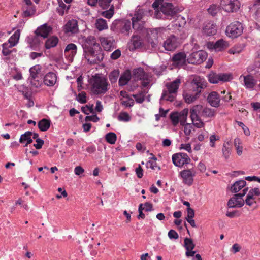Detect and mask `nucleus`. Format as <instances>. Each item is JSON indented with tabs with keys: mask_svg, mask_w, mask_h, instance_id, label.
<instances>
[{
	"mask_svg": "<svg viewBox=\"0 0 260 260\" xmlns=\"http://www.w3.org/2000/svg\"><path fill=\"white\" fill-rule=\"evenodd\" d=\"M260 194V191L259 188H254L253 189H251L249 190L247 196H250L252 198H255V196H258Z\"/></svg>",
	"mask_w": 260,
	"mask_h": 260,
	"instance_id": "obj_55",
	"label": "nucleus"
},
{
	"mask_svg": "<svg viewBox=\"0 0 260 260\" xmlns=\"http://www.w3.org/2000/svg\"><path fill=\"white\" fill-rule=\"evenodd\" d=\"M178 46V39L174 35H171L168 37L163 43V47L165 49L169 51L175 50Z\"/></svg>",
	"mask_w": 260,
	"mask_h": 260,
	"instance_id": "obj_14",
	"label": "nucleus"
},
{
	"mask_svg": "<svg viewBox=\"0 0 260 260\" xmlns=\"http://www.w3.org/2000/svg\"><path fill=\"white\" fill-rule=\"evenodd\" d=\"M77 100L79 103L81 104L86 103L87 102L86 92L82 91L81 93H79L77 96Z\"/></svg>",
	"mask_w": 260,
	"mask_h": 260,
	"instance_id": "obj_53",
	"label": "nucleus"
},
{
	"mask_svg": "<svg viewBox=\"0 0 260 260\" xmlns=\"http://www.w3.org/2000/svg\"><path fill=\"white\" fill-rule=\"evenodd\" d=\"M57 80V76L53 72H49L44 76V84L49 86H53Z\"/></svg>",
	"mask_w": 260,
	"mask_h": 260,
	"instance_id": "obj_26",
	"label": "nucleus"
},
{
	"mask_svg": "<svg viewBox=\"0 0 260 260\" xmlns=\"http://www.w3.org/2000/svg\"><path fill=\"white\" fill-rule=\"evenodd\" d=\"M184 126V132L186 135H189L191 132L192 125L190 123H185Z\"/></svg>",
	"mask_w": 260,
	"mask_h": 260,
	"instance_id": "obj_60",
	"label": "nucleus"
},
{
	"mask_svg": "<svg viewBox=\"0 0 260 260\" xmlns=\"http://www.w3.org/2000/svg\"><path fill=\"white\" fill-rule=\"evenodd\" d=\"M20 30L18 29L17 30L14 34L9 39L8 42H12L14 43V44H16L20 38Z\"/></svg>",
	"mask_w": 260,
	"mask_h": 260,
	"instance_id": "obj_46",
	"label": "nucleus"
},
{
	"mask_svg": "<svg viewBox=\"0 0 260 260\" xmlns=\"http://www.w3.org/2000/svg\"><path fill=\"white\" fill-rule=\"evenodd\" d=\"M215 115V110L208 107L202 108V117L205 118H211Z\"/></svg>",
	"mask_w": 260,
	"mask_h": 260,
	"instance_id": "obj_36",
	"label": "nucleus"
},
{
	"mask_svg": "<svg viewBox=\"0 0 260 260\" xmlns=\"http://www.w3.org/2000/svg\"><path fill=\"white\" fill-rule=\"evenodd\" d=\"M173 164L177 167H182L185 164H188L190 161V159L186 153H176L172 156Z\"/></svg>",
	"mask_w": 260,
	"mask_h": 260,
	"instance_id": "obj_12",
	"label": "nucleus"
},
{
	"mask_svg": "<svg viewBox=\"0 0 260 260\" xmlns=\"http://www.w3.org/2000/svg\"><path fill=\"white\" fill-rule=\"evenodd\" d=\"M118 120L120 121L128 122L131 120V117L126 112H121L118 116Z\"/></svg>",
	"mask_w": 260,
	"mask_h": 260,
	"instance_id": "obj_47",
	"label": "nucleus"
},
{
	"mask_svg": "<svg viewBox=\"0 0 260 260\" xmlns=\"http://www.w3.org/2000/svg\"><path fill=\"white\" fill-rule=\"evenodd\" d=\"M51 28L50 27L48 26L46 24H44L41 26L40 27H39L35 31L36 37L34 38L33 42L37 43V45L34 46L31 45V48L34 50H36V48L38 47L39 42L38 41V37H42L43 38H46L48 37L50 31H51Z\"/></svg>",
	"mask_w": 260,
	"mask_h": 260,
	"instance_id": "obj_8",
	"label": "nucleus"
},
{
	"mask_svg": "<svg viewBox=\"0 0 260 260\" xmlns=\"http://www.w3.org/2000/svg\"><path fill=\"white\" fill-rule=\"evenodd\" d=\"M156 158L155 157H154L153 160H150L148 161L147 164V168H150L153 170H155L157 168V163L156 162Z\"/></svg>",
	"mask_w": 260,
	"mask_h": 260,
	"instance_id": "obj_57",
	"label": "nucleus"
},
{
	"mask_svg": "<svg viewBox=\"0 0 260 260\" xmlns=\"http://www.w3.org/2000/svg\"><path fill=\"white\" fill-rule=\"evenodd\" d=\"M91 91L94 94H104L109 89L110 84L104 77L99 75L93 76L91 80Z\"/></svg>",
	"mask_w": 260,
	"mask_h": 260,
	"instance_id": "obj_1",
	"label": "nucleus"
},
{
	"mask_svg": "<svg viewBox=\"0 0 260 260\" xmlns=\"http://www.w3.org/2000/svg\"><path fill=\"white\" fill-rule=\"evenodd\" d=\"M237 123L239 126H240L242 127V128L243 130L244 133L246 136L250 135V131L249 130L247 126H246L243 122H240V121H237Z\"/></svg>",
	"mask_w": 260,
	"mask_h": 260,
	"instance_id": "obj_61",
	"label": "nucleus"
},
{
	"mask_svg": "<svg viewBox=\"0 0 260 260\" xmlns=\"http://www.w3.org/2000/svg\"><path fill=\"white\" fill-rule=\"evenodd\" d=\"M243 30L242 24L239 21L231 23L226 28V34L231 38H236L242 34Z\"/></svg>",
	"mask_w": 260,
	"mask_h": 260,
	"instance_id": "obj_5",
	"label": "nucleus"
},
{
	"mask_svg": "<svg viewBox=\"0 0 260 260\" xmlns=\"http://www.w3.org/2000/svg\"><path fill=\"white\" fill-rule=\"evenodd\" d=\"M136 101L138 103H142L145 100V93L144 92H141L139 94H133Z\"/></svg>",
	"mask_w": 260,
	"mask_h": 260,
	"instance_id": "obj_50",
	"label": "nucleus"
},
{
	"mask_svg": "<svg viewBox=\"0 0 260 260\" xmlns=\"http://www.w3.org/2000/svg\"><path fill=\"white\" fill-rule=\"evenodd\" d=\"M203 106L196 105L190 109V117L193 125L197 128H202L204 126V123L201 119L202 117Z\"/></svg>",
	"mask_w": 260,
	"mask_h": 260,
	"instance_id": "obj_3",
	"label": "nucleus"
},
{
	"mask_svg": "<svg viewBox=\"0 0 260 260\" xmlns=\"http://www.w3.org/2000/svg\"><path fill=\"white\" fill-rule=\"evenodd\" d=\"M188 113V109L187 108H185L180 112H178L181 125H184L186 123Z\"/></svg>",
	"mask_w": 260,
	"mask_h": 260,
	"instance_id": "obj_40",
	"label": "nucleus"
},
{
	"mask_svg": "<svg viewBox=\"0 0 260 260\" xmlns=\"http://www.w3.org/2000/svg\"><path fill=\"white\" fill-rule=\"evenodd\" d=\"M170 119L173 125L176 126L180 122L179 116L178 112H173L170 115Z\"/></svg>",
	"mask_w": 260,
	"mask_h": 260,
	"instance_id": "obj_48",
	"label": "nucleus"
},
{
	"mask_svg": "<svg viewBox=\"0 0 260 260\" xmlns=\"http://www.w3.org/2000/svg\"><path fill=\"white\" fill-rule=\"evenodd\" d=\"M101 14L102 16L106 18H111L114 14L113 6H112V7H111L109 10L103 12Z\"/></svg>",
	"mask_w": 260,
	"mask_h": 260,
	"instance_id": "obj_52",
	"label": "nucleus"
},
{
	"mask_svg": "<svg viewBox=\"0 0 260 260\" xmlns=\"http://www.w3.org/2000/svg\"><path fill=\"white\" fill-rule=\"evenodd\" d=\"M243 78V85L247 89H253L257 84L256 80L251 75H241L240 79Z\"/></svg>",
	"mask_w": 260,
	"mask_h": 260,
	"instance_id": "obj_18",
	"label": "nucleus"
},
{
	"mask_svg": "<svg viewBox=\"0 0 260 260\" xmlns=\"http://www.w3.org/2000/svg\"><path fill=\"white\" fill-rule=\"evenodd\" d=\"M172 61L177 67H182L185 64L187 61L186 55L184 52H179L173 56Z\"/></svg>",
	"mask_w": 260,
	"mask_h": 260,
	"instance_id": "obj_19",
	"label": "nucleus"
},
{
	"mask_svg": "<svg viewBox=\"0 0 260 260\" xmlns=\"http://www.w3.org/2000/svg\"><path fill=\"white\" fill-rule=\"evenodd\" d=\"M246 182L243 180H240L235 182L231 187V190L234 192H238L243 187L245 186Z\"/></svg>",
	"mask_w": 260,
	"mask_h": 260,
	"instance_id": "obj_31",
	"label": "nucleus"
},
{
	"mask_svg": "<svg viewBox=\"0 0 260 260\" xmlns=\"http://www.w3.org/2000/svg\"><path fill=\"white\" fill-rule=\"evenodd\" d=\"M132 77L135 80L142 81V86L143 87H147L150 84V79L149 76L142 68L134 69Z\"/></svg>",
	"mask_w": 260,
	"mask_h": 260,
	"instance_id": "obj_4",
	"label": "nucleus"
},
{
	"mask_svg": "<svg viewBox=\"0 0 260 260\" xmlns=\"http://www.w3.org/2000/svg\"><path fill=\"white\" fill-rule=\"evenodd\" d=\"M95 46H100L96 41V38L92 36H89L85 40V44L83 47L84 51L86 48H95Z\"/></svg>",
	"mask_w": 260,
	"mask_h": 260,
	"instance_id": "obj_29",
	"label": "nucleus"
},
{
	"mask_svg": "<svg viewBox=\"0 0 260 260\" xmlns=\"http://www.w3.org/2000/svg\"><path fill=\"white\" fill-rule=\"evenodd\" d=\"M234 143L237 154L241 155L242 153V147L240 146L241 144L240 140L238 138L235 139Z\"/></svg>",
	"mask_w": 260,
	"mask_h": 260,
	"instance_id": "obj_51",
	"label": "nucleus"
},
{
	"mask_svg": "<svg viewBox=\"0 0 260 260\" xmlns=\"http://www.w3.org/2000/svg\"><path fill=\"white\" fill-rule=\"evenodd\" d=\"M248 188L245 187L242 193H237L232 197L228 203L229 208L241 207L244 204V201L242 197L244 196L248 191Z\"/></svg>",
	"mask_w": 260,
	"mask_h": 260,
	"instance_id": "obj_6",
	"label": "nucleus"
},
{
	"mask_svg": "<svg viewBox=\"0 0 260 260\" xmlns=\"http://www.w3.org/2000/svg\"><path fill=\"white\" fill-rule=\"evenodd\" d=\"M184 246L185 249L188 251V250H193L195 247V244L191 239L185 238L184 240Z\"/></svg>",
	"mask_w": 260,
	"mask_h": 260,
	"instance_id": "obj_42",
	"label": "nucleus"
},
{
	"mask_svg": "<svg viewBox=\"0 0 260 260\" xmlns=\"http://www.w3.org/2000/svg\"><path fill=\"white\" fill-rule=\"evenodd\" d=\"M151 35L154 39H153L149 37L148 38V43L152 48H155L157 47L158 42L157 39V33L156 32H152Z\"/></svg>",
	"mask_w": 260,
	"mask_h": 260,
	"instance_id": "obj_45",
	"label": "nucleus"
},
{
	"mask_svg": "<svg viewBox=\"0 0 260 260\" xmlns=\"http://www.w3.org/2000/svg\"><path fill=\"white\" fill-rule=\"evenodd\" d=\"M160 11L165 15V18L171 19L176 13V11L172 3H162L160 7Z\"/></svg>",
	"mask_w": 260,
	"mask_h": 260,
	"instance_id": "obj_13",
	"label": "nucleus"
},
{
	"mask_svg": "<svg viewBox=\"0 0 260 260\" xmlns=\"http://www.w3.org/2000/svg\"><path fill=\"white\" fill-rule=\"evenodd\" d=\"M99 118L96 116V115H93L91 116H87L85 117L86 121H93L94 122H96L99 121Z\"/></svg>",
	"mask_w": 260,
	"mask_h": 260,
	"instance_id": "obj_64",
	"label": "nucleus"
},
{
	"mask_svg": "<svg viewBox=\"0 0 260 260\" xmlns=\"http://www.w3.org/2000/svg\"><path fill=\"white\" fill-rule=\"evenodd\" d=\"M41 67L40 65H35L32 67L30 68L29 69V72L31 77V84H34L33 81L32 80L35 81L36 78L38 77V74L41 71Z\"/></svg>",
	"mask_w": 260,
	"mask_h": 260,
	"instance_id": "obj_32",
	"label": "nucleus"
},
{
	"mask_svg": "<svg viewBox=\"0 0 260 260\" xmlns=\"http://www.w3.org/2000/svg\"><path fill=\"white\" fill-rule=\"evenodd\" d=\"M208 11L212 16H214L217 13L218 9L217 6L212 5L208 8Z\"/></svg>",
	"mask_w": 260,
	"mask_h": 260,
	"instance_id": "obj_58",
	"label": "nucleus"
},
{
	"mask_svg": "<svg viewBox=\"0 0 260 260\" xmlns=\"http://www.w3.org/2000/svg\"><path fill=\"white\" fill-rule=\"evenodd\" d=\"M180 176L183 179V182L190 186L193 183V177L194 176V172L191 169L184 170L180 172Z\"/></svg>",
	"mask_w": 260,
	"mask_h": 260,
	"instance_id": "obj_16",
	"label": "nucleus"
},
{
	"mask_svg": "<svg viewBox=\"0 0 260 260\" xmlns=\"http://www.w3.org/2000/svg\"><path fill=\"white\" fill-rule=\"evenodd\" d=\"M78 25L77 21L74 19L69 20L64 27L66 34H76L78 32Z\"/></svg>",
	"mask_w": 260,
	"mask_h": 260,
	"instance_id": "obj_20",
	"label": "nucleus"
},
{
	"mask_svg": "<svg viewBox=\"0 0 260 260\" xmlns=\"http://www.w3.org/2000/svg\"><path fill=\"white\" fill-rule=\"evenodd\" d=\"M168 237L170 239H177L178 238L179 236L177 233L174 230H171L168 232Z\"/></svg>",
	"mask_w": 260,
	"mask_h": 260,
	"instance_id": "obj_63",
	"label": "nucleus"
},
{
	"mask_svg": "<svg viewBox=\"0 0 260 260\" xmlns=\"http://www.w3.org/2000/svg\"><path fill=\"white\" fill-rule=\"evenodd\" d=\"M100 42L105 51H111L115 47V40L113 37H101Z\"/></svg>",
	"mask_w": 260,
	"mask_h": 260,
	"instance_id": "obj_15",
	"label": "nucleus"
},
{
	"mask_svg": "<svg viewBox=\"0 0 260 260\" xmlns=\"http://www.w3.org/2000/svg\"><path fill=\"white\" fill-rule=\"evenodd\" d=\"M112 0H99L98 5L103 9H106L110 6Z\"/></svg>",
	"mask_w": 260,
	"mask_h": 260,
	"instance_id": "obj_54",
	"label": "nucleus"
},
{
	"mask_svg": "<svg viewBox=\"0 0 260 260\" xmlns=\"http://www.w3.org/2000/svg\"><path fill=\"white\" fill-rule=\"evenodd\" d=\"M231 151V145L229 142L224 143L223 145L222 152L225 159L229 158Z\"/></svg>",
	"mask_w": 260,
	"mask_h": 260,
	"instance_id": "obj_38",
	"label": "nucleus"
},
{
	"mask_svg": "<svg viewBox=\"0 0 260 260\" xmlns=\"http://www.w3.org/2000/svg\"><path fill=\"white\" fill-rule=\"evenodd\" d=\"M131 42L133 45V47L130 49V50H134L141 47L142 42V40L140 39V37L137 35H134L133 36Z\"/></svg>",
	"mask_w": 260,
	"mask_h": 260,
	"instance_id": "obj_37",
	"label": "nucleus"
},
{
	"mask_svg": "<svg viewBox=\"0 0 260 260\" xmlns=\"http://www.w3.org/2000/svg\"><path fill=\"white\" fill-rule=\"evenodd\" d=\"M50 124V120L44 118L38 122V126L41 131L45 132L49 128Z\"/></svg>",
	"mask_w": 260,
	"mask_h": 260,
	"instance_id": "obj_33",
	"label": "nucleus"
},
{
	"mask_svg": "<svg viewBox=\"0 0 260 260\" xmlns=\"http://www.w3.org/2000/svg\"><path fill=\"white\" fill-rule=\"evenodd\" d=\"M131 29V22L129 21L126 22L123 27H122L121 31L123 33L128 34L129 31Z\"/></svg>",
	"mask_w": 260,
	"mask_h": 260,
	"instance_id": "obj_59",
	"label": "nucleus"
},
{
	"mask_svg": "<svg viewBox=\"0 0 260 260\" xmlns=\"http://www.w3.org/2000/svg\"><path fill=\"white\" fill-rule=\"evenodd\" d=\"M77 46L73 44L70 43L68 44L64 50V55L66 57L71 61H72L73 58L77 53Z\"/></svg>",
	"mask_w": 260,
	"mask_h": 260,
	"instance_id": "obj_21",
	"label": "nucleus"
},
{
	"mask_svg": "<svg viewBox=\"0 0 260 260\" xmlns=\"http://www.w3.org/2000/svg\"><path fill=\"white\" fill-rule=\"evenodd\" d=\"M132 78V73L129 70H126L120 77L118 84L120 86L125 85Z\"/></svg>",
	"mask_w": 260,
	"mask_h": 260,
	"instance_id": "obj_28",
	"label": "nucleus"
},
{
	"mask_svg": "<svg viewBox=\"0 0 260 260\" xmlns=\"http://www.w3.org/2000/svg\"><path fill=\"white\" fill-rule=\"evenodd\" d=\"M121 55V51L119 49H117L114 51L111 54V58L113 60H116L118 59Z\"/></svg>",
	"mask_w": 260,
	"mask_h": 260,
	"instance_id": "obj_62",
	"label": "nucleus"
},
{
	"mask_svg": "<svg viewBox=\"0 0 260 260\" xmlns=\"http://www.w3.org/2000/svg\"><path fill=\"white\" fill-rule=\"evenodd\" d=\"M58 42V39L56 37L52 36L46 41L45 47L46 49L55 47Z\"/></svg>",
	"mask_w": 260,
	"mask_h": 260,
	"instance_id": "obj_34",
	"label": "nucleus"
},
{
	"mask_svg": "<svg viewBox=\"0 0 260 260\" xmlns=\"http://www.w3.org/2000/svg\"><path fill=\"white\" fill-rule=\"evenodd\" d=\"M105 140L110 144H114L117 140L116 135L113 132L107 133L105 135Z\"/></svg>",
	"mask_w": 260,
	"mask_h": 260,
	"instance_id": "obj_41",
	"label": "nucleus"
},
{
	"mask_svg": "<svg viewBox=\"0 0 260 260\" xmlns=\"http://www.w3.org/2000/svg\"><path fill=\"white\" fill-rule=\"evenodd\" d=\"M82 111L85 113V114H89V113H93L94 110H93V105H92L90 106H89L88 105H86L85 107H82Z\"/></svg>",
	"mask_w": 260,
	"mask_h": 260,
	"instance_id": "obj_56",
	"label": "nucleus"
},
{
	"mask_svg": "<svg viewBox=\"0 0 260 260\" xmlns=\"http://www.w3.org/2000/svg\"><path fill=\"white\" fill-rule=\"evenodd\" d=\"M175 95L176 94L170 93L169 92L164 90L161 97V100H165L170 102H173L175 99Z\"/></svg>",
	"mask_w": 260,
	"mask_h": 260,
	"instance_id": "obj_43",
	"label": "nucleus"
},
{
	"mask_svg": "<svg viewBox=\"0 0 260 260\" xmlns=\"http://www.w3.org/2000/svg\"><path fill=\"white\" fill-rule=\"evenodd\" d=\"M208 47L214 48L216 50L219 51L227 48L229 47V43L223 39H220L215 43H212L211 44L210 43L208 45Z\"/></svg>",
	"mask_w": 260,
	"mask_h": 260,
	"instance_id": "obj_24",
	"label": "nucleus"
},
{
	"mask_svg": "<svg viewBox=\"0 0 260 260\" xmlns=\"http://www.w3.org/2000/svg\"><path fill=\"white\" fill-rule=\"evenodd\" d=\"M95 26L99 31L107 29L108 27L107 21L103 18L97 19L95 23Z\"/></svg>",
	"mask_w": 260,
	"mask_h": 260,
	"instance_id": "obj_35",
	"label": "nucleus"
},
{
	"mask_svg": "<svg viewBox=\"0 0 260 260\" xmlns=\"http://www.w3.org/2000/svg\"><path fill=\"white\" fill-rule=\"evenodd\" d=\"M119 75V71L118 70H114L109 74V79L111 83H115Z\"/></svg>",
	"mask_w": 260,
	"mask_h": 260,
	"instance_id": "obj_44",
	"label": "nucleus"
},
{
	"mask_svg": "<svg viewBox=\"0 0 260 260\" xmlns=\"http://www.w3.org/2000/svg\"><path fill=\"white\" fill-rule=\"evenodd\" d=\"M207 82L206 80L201 77H196L193 78L191 82V89L190 91L197 92L200 94L203 91V90L207 86Z\"/></svg>",
	"mask_w": 260,
	"mask_h": 260,
	"instance_id": "obj_10",
	"label": "nucleus"
},
{
	"mask_svg": "<svg viewBox=\"0 0 260 260\" xmlns=\"http://www.w3.org/2000/svg\"><path fill=\"white\" fill-rule=\"evenodd\" d=\"M84 52L85 58L91 64L98 63L104 58L103 52L100 46H95V48H86Z\"/></svg>",
	"mask_w": 260,
	"mask_h": 260,
	"instance_id": "obj_2",
	"label": "nucleus"
},
{
	"mask_svg": "<svg viewBox=\"0 0 260 260\" xmlns=\"http://www.w3.org/2000/svg\"><path fill=\"white\" fill-rule=\"evenodd\" d=\"M180 84V80L176 79L173 82L166 84L167 90L164 91H168L170 93L176 94Z\"/></svg>",
	"mask_w": 260,
	"mask_h": 260,
	"instance_id": "obj_25",
	"label": "nucleus"
},
{
	"mask_svg": "<svg viewBox=\"0 0 260 260\" xmlns=\"http://www.w3.org/2000/svg\"><path fill=\"white\" fill-rule=\"evenodd\" d=\"M32 133L30 131H27L24 134L21 135L19 139V142L21 144H25L24 147H26L28 144L32 142L31 138Z\"/></svg>",
	"mask_w": 260,
	"mask_h": 260,
	"instance_id": "obj_27",
	"label": "nucleus"
},
{
	"mask_svg": "<svg viewBox=\"0 0 260 260\" xmlns=\"http://www.w3.org/2000/svg\"><path fill=\"white\" fill-rule=\"evenodd\" d=\"M204 32L208 36L214 35L216 33V27L215 24L209 22L204 26Z\"/></svg>",
	"mask_w": 260,
	"mask_h": 260,
	"instance_id": "obj_30",
	"label": "nucleus"
},
{
	"mask_svg": "<svg viewBox=\"0 0 260 260\" xmlns=\"http://www.w3.org/2000/svg\"><path fill=\"white\" fill-rule=\"evenodd\" d=\"M23 9V16L25 17L32 16L36 11L35 6H30L28 7L24 6Z\"/></svg>",
	"mask_w": 260,
	"mask_h": 260,
	"instance_id": "obj_39",
	"label": "nucleus"
},
{
	"mask_svg": "<svg viewBox=\"0 0 260 260\" xmlns=\"http://www.w3.org/2000/svg\"><path fill=\"white\" fill-rule=\"evenodd\" d=\"M207 101L212 107H218L220 106V99L217 92L215 91H212L208 95Z\"/></svg>",
	"mask_w": 260,
	"mask_h": 260,
	"instance_id": "obj_22",
	"label": "nucleus"
},
{
	"mask_svg": "<svg viewBox=\"0 0 260 260\" xmlns=\"http://www.w3.org/2000/svg\"><path fill=\"white\" fill-rule=\"evenodd\" d=\"M209 81L213 84H216L219 81L227 82L232 79V76L230 74L220 73L212 72L208 76Z\"/></svg>",
	"mask_w": 260,
	"mask_h": 260,
	"instance_id": "obj_11",
	"label": "nucleus"
},
{
	"mask_svg": "<svg viewBox=\"0 0 260 260\" xmlns=\"http://www.w3.org/2000/svg\"><path fill=\"white\" fill-rule=\"evenodd\" d=\"M220 6L228 12L237 11L240 7V3L238 0H221Z\"/></svg>",
	"mask_w": 260,
	"mask_h": 260,
	"instance_id": "obj_9",
	"label": "nucleus"
},
{
	"mask_svg": "<svg viewBox=\"0 0 260 260\" xmlns=\"http://www.w3.org/2000/svg\"><path fill=\"white\" fill-rule=\"evenodd\" d=\"M70 6H67L63 2L59 3V7L57 8V11L60 15H63L65 11H67Z\"/></svg>",
	"mask_w": 260,
	"mask_h": 260,
	"instance_id": "obj_49",
	"label": "nucleus"
},
{
	"mask_svg": "<svg viewBox=\"0 0 260 260\" xmlns=\"http://www.w3.org/2000/svg\"><path fill=\"white\" fill-rule=\"evenodd\" d=\"M143 14L141 12H137L132 18L133 28L136 30H142L144 26V22L142 21Z\"/></svg>",
	"mask_w": 260,
	"mask_h": 260,
	"instance_id": "obj_17",
	"label": "nucleus"
},
{
	"mask_svg": "<svg viewBox=\"0 0 260 260\" xmlns=\"http://www.w3.org/2000/svg\"><path fill=\"white\" fill-rule=\"evenodd\" d=\"M200 94L197 92H193L189 90L183 94V98L186 103L190 104L196 101L200 96Z\"/></svg>",
	"mask_w": 260,
	"mask_h": 260,
	"instance_id": "obj_23",
	"label": "nucleus"
},
{
	"mask_svg": "<svg viewBox=\"0 0 260 260\" xmlns=\"http://www.w3.org/2000/svg\"><path fill=\"white\" fill-rule=\"evenodd\" d=\"M207 53L204 51L200 50L190 54L187 58L188 63L196 64H200L206 60Z\"/></svg>",
	"mask_w": 260,
	"mask_h": 260,
	"instance_id": "obj_7",
	"label": "nucleus"
}]
</instances>
